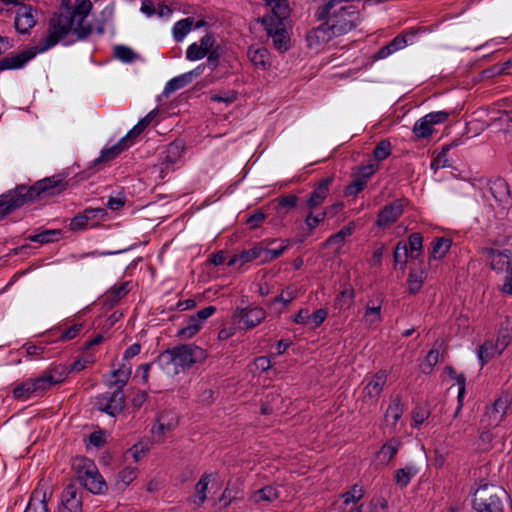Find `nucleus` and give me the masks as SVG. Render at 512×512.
<instances>
[{
	"label": "nucleus",
	"mask_w": 512,
	"mask_h": 512,
	"mask_svg": "<svg viewBox=\"0 0 512 512\" xmlns=\"http://www.w3.org/2000/svg\"><path fill=\"white\" fill-rule=\"evenodd\" d=\"M323 21L324 22L321 25L310 30L306 35L308 46L311 48H317L318 46L329 42L332 38L338 37L327 20Z\"/></svg>",
	"instance_id": "obj_17"
},
{
	"label": "nucleus",
	"mask_w": 512,
	"mask_h": 512,
	"mask_svg": "<svg viewBox=\"0 0 512 512\" xmlns=\"http://www.w3.org/2000/svg\"><path fill=\"white\" fill-rule=\"evenodd\" d=\"M366 185L367 183L364 182V180L355 177V179L345 187L344 195L347 197L356 196L366 187Z\"/></svg>",
	"instance_id": "obj_60"
},
{
	"label": "nucleus",
	"mask_w": 512,
	"mask_h": 512,
	"mask_svg": "<svg viewBox=\"0 0 512 512\" xmlns=\"http://www.w3.org/2000/svg\"><path fill=\"white\" fill-rule=\"evenodd\" d=\"M482 254L490 261V267L492 270L497 272H503L511 268L510 265V251L504 250L502 252L497 251L493 248H483Z\"/></svg>",
	"instance_id": "obj_20"
},
{
	"label": "nucleus",
	"mask_w": 512,
	"mask_h": 512,
	"mask_svg": "<svg viewBox=\"0 0 512 512\" xmlns=\"http://www.w3.org/2000/svg\"><path fill=\"white\" fill-rule=\"evenodd\" d=\"M68 374L69 369L66 365L57 364L45 370V372L40 377L43 380L47 390H49L53 386L62 383L67 378Z\"/></svg>",
	"instance_id": "obj_23"
},
{
	"label": "nucleus",
	"mask_w": 512,
	"mask_h": 512,
	"mask_svg": "<svg viewBox=\"0 0 512 512\" xmlns=\"http://www.w3.org/2000/svg\"><path fill=\"white\" fill-rule=\"evenodd\" d=\"M402 442L399 438H391L386 441L377 453V457L382 463L388 464L398 453Z\"/></svg>",
	"instance_id": "obj_29"
},
{
	"label": "nucleus",
	"mask_w": 512,
	"mask_h": 512,
	"mask_svg": "<svg viewBox=\"0 0 512 512\" xmlns=\"http://www.w3.org/2000/svg\"><path fill=\"white\" fill-rule=\"evenodd\" d=\"M298 289L295 286L286 287L279 296L275 297L270 305H274L276 303H282L284 306L289 305L294 299L297 298Z\"/></svg>",
	"instance_id": "obj_49"
},
{
	"label": "nucleus",
	"mask_w": 512,
	"mask_h": 512,
	"mask_svg": "<svg viewBox=\"0 0 512 512\" xmlns=\"http://www.w3.org/2000/svg\"><path fill=\"white\" fill-rule=\"evenodd\" d=\"M210 481L211 474L204 473L195 485L196 495L194 502L198 507L202 506L207 499V491Z\"/></svg>",
	"instance_id": "obj_34"
},
{
	"label": "nucleus",
	"mask_w": 512,
	"mask_h": 512,
	"mask_svg": "<svg viewBox=\"0 0 512 512\" xmlns=\"http://www.w3.org/2000/svg\"><path fill=\"white\" fill-rule=\"evenodd\" d=\"M37 10L29 5L21 4L15 15L14 26L20 34H27L37 23Z\"/></svg>",
	"instance_id": "obj_13"
},
{
	"label": "nucleus",
	"mask_w": 512,
	"mask_h": 512,
	"mask_svg": "<svg viewBox=\"0 0 512 512\" xmlns=\"http://www.w3.org/2000/svg\"><path fill=\"white\" fill-rule=\"evenodd\" d=\"M128 149L127 145L124 144V140H119L116 144L109 148H105L101 151L98 158L93 161V166H98L103 162H108L115 159L119 154Z\"/></svg>",
	"instance_id": "obj_30"
},
{
	"label": "nucleus",
	"mask_w": 512,
	"mask_h": 512,
	"mask_svg": "<svg viewBox=\"0 0 512 512\" xmlns=\"http://www.w3.org/2000/svg\"><path fill=\"white\" fill-rule=\"evenodd\" d=\"M364 496V490L362 486L355 484L351 490L342 494L343 502L345 505L359 501Z\"/></svg>",
	"instance_id": "obj_55"
},
{
	"label": "nucleus",
	"mask_w": 512,
	"mask_h": 512,
	"mask_svg": "<svg viewBox=\"0 0 512 512\" xmlns=\"http://www.w3.org/2000/svg\"><path fill=\"white\" fill-rule=\"evenodd\" d=\"M383 298L369 299L365 306L363 322L369 329H376L380 326L382 318Z\"/></svg>",
	"instance_id": "obj_18"
},
{
	"label": "nucleus",
	"mask_w": 512,
	"mask_h": 512,
	"mask_svg": "<svg viewBox=\"0 0 512 512\" xmlns=\"http://www.w3.org/2000/svg\"><path fill=\"white\" fill-rule=\"evenodd\" d=\"M488 190L492 197L499 203H506L510 197V190L503 178L491 179L487 183Z\"/></svg>",
	"instance_id": "obj_25"
},
{
	"label": "nucleus",
	"mask_w": 512,
	"mask_h": 512,
	"mask_svg": "<svg viewBox=\"0 0 512 512\" xmlns=\"http://www.w3.org/2000/svg\"><path fill=\"white\" fill-rule=\"evenodd\" d=\"M327 216V211L325 209L320 210H308L307 215L304 218V223L309 232H312L316 229L320 223H322Z\"/></svg>",
	"instance_id": "obj_37"
},
{
	"label": "nucleus",
	"mask_w": 512,
	"mask_h": 512,
	"mask_svg": "<svg viewBox=\"0 0 512 512\" xmlns=\"http://www.w3.org/2000/svg\"><path fill=\"white\" fill-rule=\"evenodd\" d=\"M114 55L117 59L124 63H131L136 58L134 51L131 48L123 45H117L114 48Z\"/></svg>",
	"instance_id": "obj_54"
},
{
	"label": "nucleus",
	"mask_w": 512,
	"mask_h": 512,
	"mask_svg": "<svg viewBox=\"0 0 512 512\" xmlns=\"http://www.w3.org/2000/svg\"><path fill=\"white\" fill-rule=\"evenodd\" d=\"M23 512H49L46 489L38 485L31 493L26 509Z\"/></svg>",
	"instance_id": "obj_22"
},
{
	"label": "nucleus",
	"mask_w": 512,
	"mask_h": 512,
	"mask_svg": "<svg viewBox=\"0 0 512 512\" xmlns=\"http://www.w3.org/2000/svg\"><path fill=\"white\" fill-rule=\"evenodd\" d=\"M60 234H61L60 230L47 229V230H43L39 233L29 235L27 239L31 242L47 244V243H51V242L58 240Z\"/></svg>",
	"instance_id": "obj_38"
},
{
	"label": "nucleus",
	"mask_w": 512,
	"mask_h": 512,
	"mask_svg": "<svg viewBox=\"0 0 512 512\" xmlns=\"http://www.w3.org/2000/svg\"><path fill=\"white\" fill-rule=\"evenodd\" d=\"M276 209L278 213L282 211L287 213L288 211L294 209L298 203V197L294 194H289L286 196H282L276 199Z\"/></svg>",
	"instance_id": "obj_48"
},
{
	"label": "nucleus",
	"mask_w": 512,
	"mask_h": 512,
	"mask_svg": "<svg viewBox=\"0 0 512 512\" xmlns=\"http://www.w3.org/2000/svg\"><path fill=\"white\" fill-rule=\"evenodd\" d=\"M318 20H327L336 35H344L353 30L359 19L357 8L351 0H330L316 12Z\"/></svg>",
	"instance_id": "obj_4"
},
{
	"label": "nucleus",
	"mask_w": 512,
	"mask_h": 512,
	"mask_svg": "<svg viewBox=\"0 0 512 512\" xmlns=\"http://www.w3.org/2000/svg\"><path fill=\"white\" fill-rule=\"evenodd\" d=\"M404 413V405L400 398L392 399L385 413V422L390 426L391 430L396 431L398 421Z\"/></svg>",
	"instance_id": "obj_26"
},
{
	"label": "nucleus",
	"mask_w": 512,
	"mask_h": 512,
	"mask_svg": "<svg viewBox=\"0 0 512 512\" xmlns=\"http://www.w3.org/2000/svg\"><path fill=\"white\" fill-rule=\"evenodd\" d=\"M379 165L370 163L359 167L356 177L368 183V180L378 171Z\"/></svg>",
	"instance_id": "obj_61"
},
{
	"label": "nucleus",
	"mask_w": 512,
	"mask_h": 512,
	"mask_svg": "<svg viewBox=\"0 0 512 512\" xmlns=\"http://www.w3.org/2000/svg\"><path fill=\"white\" fill-rule=\"evenodd\" d=\"M408 242H409V247L411 249V252L412 253L416 252L417 254L415 255V258H418L422 252V247H423V237H422L421 233L415 232V233L410 234V236L408 238ZM411 256L414 257L413 254Z\"/></svg>",
	"instance_id": "obj_59"
},
{
	"label": "nucleus",
	"mask_w": 512,
	"mask_h": 512,
	"mask_svg": "<svg viewBox=\"0 0 512 512\" xmlns=\"http://www.w3.org/2000/svg\"><path fill=\"white\" fill-rule=\"evenodd\" d=\"M392 152L391 142L387 139L381 140L373 150V156L377 161H384Z\"/></svg>",
	"instance_id": "obj_50"
},
{
	"label": "nucleus",
	"mask_w": 512,
	"mask_h": 512,
	"mask_svg": "<svg viewBox=\"0 0 512 512\" xmlns=\"http://www.w3.org/2000/svg\"><path fill=\"white\" fill-rule=\"evenodd\" d=\"M58 512H82V493L75 485H68L62 492Z\"/></svg>",
	"instance_id": "obj_15"
},
{
	"label": "nucleus",
	"mask_w": 512,
	"mask_h": 512,
	"mask_svg": "<svg viewBox=\"0 0 512 512\" xmlns=\"http://www.w3.org/2000/svg\"><path fill=\"white\" fill-rule=\"evenodd\" d=\"M440 353L438 350H430L426 355L423 363L421 364V370L424 374H430L433 368L439 361Z\"/></svg>",
	"instance_id": "obj_53"
},
{
	"label": "nucleus",
	"mask_w": 512,
	"mask_h": 512,
	"mask_svg": "<svg viewBox=\"0 0 512 512\" xmlns=\"http://www.w3.org/2000/svg\"><path fill=\"white\" fill-rule=\"evenodd\" d=\"M452 241L449 238H435L431 243L430 260L442 259L449 252Z\"/></svg>",
	"instance_id": "obj_32"
},
{
	"label": "nucleus",
	"mask_w": 512,
	"mask_h": 512,
	"mask_svg": "<svg viewBox=\"0 0 512 512\" xmlns=\"http://www.w3.org/2000/svg\"><path fill=\"white\" fill-rule=\"evenodd\" d=\"M192 25L193 19L189 17L177 21L172 28L174 39L177 42L182 41L185 38V36L191 31Z\"/></svg>",
	"instance_id": "obj_40"
},
{
	"label": "nucleus",
	"mask_w": 512,
	"mask_h": 512,
	"mask_svg": "<svg viewBox=\"0 0 512 512\" xmlns=\"http://www.w3.org/2000/svg\"><path fill=\"white\" fill-rule=\"evenodd\" d=\"M288 248V243L281 244L278 248H267L263 246V262H271L279 258Z\"/></svg>",
	"instance_id": "obj_56"
},
{
	"label": "nucleus",
	"mask_w": 512,
	"mask_h": 512,
	"mask_svg": "<svg viewBox=\"0 0 512 512\" xmlns=\"http://www.w3.org/2000/svg\"><path fill=\"white\" fill-rule=\"evenodd\" d=\"M237 99V92L234 90L223 91L219 93H212L210 100L217 103H233Z\"/></svg>",
	"instance_id": "obj_58"
},
{
	"label": "nucleus",
	"mask_w": 512,
	"mask_h": 512,
	"mask_svg": "<svg viewBox=\"0 0 512 512\" xmlns=\"http://www.w3.org/2000/svg\"><path fill=\"white\" fill-rule=\"evenodd\" d=\"M425 280V272L424 270L421 271H411L408 276L407 284H408V291L410 294H416L418 293Z\"/></svg>",
	"instance_id": "obj_43"
},
{
	"label": "nucleus",
	"mask_w": 512,
	"mask_h": 512,
	"mask_svg": "<svg viewBox=\"0 0 512 512\" xmlns=\"http://www.w3.org/2000/svg\"><path fill=\"white\" fill-rule=\"evenodd\" d=\"M446 372L448 373V375L454 379L456 381V384L458 385V400H459V406L455 412V416H457L459 410L461 409V406H462V398L464 396V393H465V384H466V378L463 374H457L456 371L451 367V366H447L445 368Z\"/></svg>",
	"instance_id": "obj_44"
},
{
	"label": "nucleus",
	"mask_w": 512,
	"mask_h": 512,
	"mask_svg": "<svg viewBox=\"0 0 512 512\" xmlns=\"http://www.w3.org/2000/svg\"><path fill=\"white\" fill-rule=\"evenodd\" d=\"M207 55L205 54L204 50H202L197 42L192 43L188 46L186 50V58L190 61H197L201 60Z\"/></svg>",
	"instance_id": "obj_63"
},
{
	"label": "nucleus",
	"mask_w": 512,
	"mask_h": 512,
	"mask_svg": "<svg viewBox=\"0 0 512 512\" xmlns=\"http://www.w3.org/2000/svg\"><path fill=\"white\" fill-rule=\"evenodd\" d=\"M184 150L185 146L181 141L169 143L159 156L162 169H174L175 165L180 161ZM161 171L163 172V170Z\"/></svg>",
	"instance_id": "obj_16"
},
{
	"label": "nucleus",
	"mask_w": 512,
	"mask_h": 512,
	"mask_svg": "<svg viewBox=\"0 0 512 512\" xmlns=\"http://www.w3.org/2000/svg\"><path fill=\"white\" fill-rule=\"evenodd\" d=\"M258 260L260 264L263 262V246L262 244L255 245L248 250L242 251L240 254L234 255L228 261V266L232 267L237 264L244 265L245 263Z\"/></svg>",
	"instance_id": "obj_24"
},
{
	"label": "nucleus",
	"mask_w": 512,
	"mask_h": 512,
	"mask_svg": "<svg viewBox=\"0 0 512 512\" xmlns=\"http://www.w3.org/2000/svg\"><path fill=\"white\" fill-rule=\"evenodd\" d=\"M92 7L90 0H75L73 7L54 13L48 21L45 36L32 47L1 58L0 72L23 68L36 55L50 50L61 41L68 45L86 40L93 32L92 24L86 22Z\"/></svg>",
	"instance_id": "obj_1"
},
{
	"label": "nucleus",
	"mask_w": 512,
	"mask_h": 512,
	"mask_svg": "<svg viewBox=\"0 0 512 512\" xmlns=\"http://www.w3.org/2000/svg\"><path fill=\"white\" fill-rule=\"evenodd\" d=\"M502 351L491 341L484 342L478 349V358L481 366L487 364L494 356L500 355Z\"/></svg>",
	"instance_id": "obj_33"
},
{
	"label": "nucleus",
	"mask_w": 512,
	"mask_h": 512,
	"mask_svg": "<svg viewBox=\"0 0 512 512\" xmlns=\"http://www.w3.org/2000/svg\"><path fill=\"white\" fill-rule=\"evenodd\" d=\"M207 352L195 344H180L160 353L155 360L159 368L170 376L178 375L193 365L202 363Z\"/></svg>",
	"instance_id": "obj_3"
},
{
	"label": "nucleus",
	"mask_w": 512,
	"mask_h": 512,
	"mask_svg": "<svg viewBox=\"0 0 512 512\" xmlns=\"http://www.w3.org/2000/svg\"><path fill=\"white\" fill-rule=\"evenodd\" d=\"M511 398L508 394H502L495 401L486 407L481 422L490 428H495L503 421L509 407Z\"/></svg>",
	"instance_id": "obj_8"
},
{
	"label": "nucleus",
	"mask_w": 512,
	"mask_h": 512,
	"mask_svg": "<svg viewBox=\"0 0 512 512\" xmlns=\"http://www.w3.org/2000/svg\"><path fill=\"white\" fill-rule=\"evenodd\" d=\"M354 230V224L350 223L346 226H343L337 233L331 235L327 239L328 245L337 244L338 246H342L346 237L351 236Z\"/></svg>",
	"instance_id": "obj_47"
},
{
	"label": "nucleus",
	"mask_w": 512,
	"mask_h": 512,
	"mask_svg": "<svg viewBox=\"0 0 512 512\" xmlns=\"http://www.w3.org/2000/svg\"><path fill=\"white\" fill-rule=\"evenodd\" d=\"M355 297V293L353 288H345L343 289L339 296L337 297V302L339 303L340 307L343 308L344 306L349 307Z\"/></svg>",
	"instance_id": "obj_64"
},
{
	"label": "nucleus",
	"mask_w": 512,
	"mask_h": 512,
	"mask_svg": "<svg viewBox=\"0 0 512 512\" xmlns=\"http://www.w3.org/2000/svg\"><path fill=\"white\" fill-rule=\"evenodd\" d=\"M130 376L131 366L123 363L117 370L112 372L113 380L110 385L122 389L128 383Z\"/></svg>",
	"instance_id": "obj_35"
},
{
	"label": "nucleus",
	"mask_w": 512,
	"mask_h": 512,
	"mask_svg": "<svg viewBox=\"0 0 512 512\" xmlns=\"http://www.w3.org/2000/svg\"><path fill=\"white\" fill-rule=\"evenodd\" d=\"M73 467L77 479L91 493L101 494L107 490V485L94 461L87 457L75 459Z\"/></svg>",
	"instance_id": "obj_6"
},
{
	"label": "nucleus",
	"mask_w": 512,
	"mask_h": 512,
	"mask_svg": "<svg viewBox=\"0 0 512 512\" xmlns=\"http://www.w3.org/2000/svg\"><path fill=\"white\" fill-rule=\"evenodd\" d=\"M107 216L104 208H86L82 213L75 215L69 224L72 231H82L97 226Z\"/></svg>",
	"instance_id": "obj_10"
},
{
	"label": "nucleus",
	"mask_w": 512,
	"mask_h": 512,
	"mask_svg": "<svg viewBox=\"0 0 512 512\" xmlns=\"http://www.w3.org/2000/svg\"><path fill=\"white\" fill-rule=\"evenodd\" d=\"M334 182L333 176H327L317 182L310 195L304 203V207L307 210H320L321 205L330 193V187Z\"/></svg>",
	"instance_id": "obj_11"
},
{
	"label": "nucleus",
	"mask_w": 512,
	"mask_h": 512,
	"mask_svg": "<svg viewBox=\"0 0 512 512\" xmlns=\"http://www.w3.org/2000/svg\"><path fill=\"white\" fill-rule=\"evenodd\" d=\"M430 411L424 406H416L412 412V419L415 427H419L428 419Z\"/></svg>",
	"instance_id": "obj_62"
},
{
	"label": "nucleus",
	"mask_w": 512,
	"mask_h": 512,
	"mask_svg": "<svg viewBox=\"0 0 512 512\" xmlns=\"http://www.w3.org/2000/svg\"><path fill=\"white\" fill-rule=\"evenodd\" d=\"M202 327L192 317L189 318L185 327L178 330L177 336L182 339H190L195 336Z\"/></svg>",
	"instance_id": "obj_51"
},
{
	"label": "nucleus",
	"mask_w": 512,
	"mask_h": 512,
	"mask_svg": "<svg viewBox=\"0 0 512 512\" xmlns=\"http://www.w3.org/2000/svg\"><path fill=\"white\" fill-rule=\"evenodd\" d=\"M190 84L189 79H187V75L181 74L169 80L162 92L163 96L169 97L173 92L180 90Z\"/></svg>",
	"instance_id": "obj_42"
},
{
	"label": "nucleus",
	"mask_w": 512,
	"mask_h": 512,
	"mask_svg": "<svg viewBox=\"0 0 512 512\" xmlns=\"http://www.w3.org/2000/svg\"><path fill=\"white\" fill-rule=\"evenodd\" d=\"M455 145L456 144L443 146L442 150L432 159L430 168L432 170H434V172H437L440 169L451 166V164L449 163V159H448V152H449L451 146H455Z\"/></svg>",
	"instance_id": "obj_41"
},
{
	"label": "nucleus",
	"mask_w": 512,
	"mask_h": 512,
	"mask_svg": "<svg viewBox=\"0 0 512 512\" xmlns=\"http://www.w3.org/2000/svg\"><path fill=\"white\" fill-rule=\"evenodd\" d=\"M94 406L111 417L117 416L125 407L123 390L116 388L113 391H106L97 395L94 399Z\"/></svg>",
	"instance_id": "obj_7"
},
{
	"label": "nucleus",
	"mask_w": 512,
	"mask_h": 512,
	"mask_svg": "<svg viewBox=\"0 0 512 512\" xmlns=\"http://www.w3.org/2000/svg\"><path fill=\"white\" fill-rule=\"evenodd\" d=\"M512 339V322L509 319H506L499 329L496 345L500 351H504V349L508 346Z\"/></svg>",
	"instance_id": "obj_36"
},
{
	"label": "nucleus",
	"mask_w": 512,
	"mask_h": 512,
	"mask_svg": "<svg viewBox=\"0 0 512 512\" xmlns=\"http://www.w3.org/2000/svg\"><path fill=\"white\" fill-rule=\"evenodd\" d=\"M266 317V312L261 307L237 308L233 319L243 324L244 329H251L259 325Z\"/></svg>",
	"instance_id": "obj_14"
},
{
	"label": "nucleus",
	"mask_w": 512,
	"mask_h": 512,
	"mask_svg": "<svg viewBox=\"0 0 512 512\" xmlns=\"http://www.w3.org/2000/svg\"><path fill=\"white\" fill-rule=\"evenodd\" d=\"M446 372L448 373V375L454 379L456 381V384L458 385V400H459V406L455 412V416H457L459 410L461 409V406H462V398L464 396V393H465V384H466V378L463 374H457L456 371L451 367V366H447L445 368Z\"/></svg>",
	"instance_id": "obj_45"
},
{
	"label": "nucleus",
	"mask_w": 512,
	"mask_h": 512,
	"mask_svg": "<svg viewBox=\"0 0 512 512\" xmlns=\"http://www.w3.org/2000/svg\"><path fill=\"white\" fill-rule=\"evenodd\" d=\"M48 391L41 377L29 378L14 386L13 398L18 401H27L41 397Z\"/></svg>",
	"instance_id": "obj_9"
},
{
	"label": "nucleus",
	"mask_w": 512,
	"mask_h": 512,
	"mask_svg": "<svg viewBox=\"0 0 512 512\" xmlns=\"http://www.w3.org/2000/svg\"><path fill=\"white\" fill-rule=\"evenodd\" d=\"M247 57L257 70L266 71L271 67V54L265 47L259 45L249 46Z\"/></svg>",
	"instance_id": "obj_21"
},
{
	"label": "nucleus",
	"mask_w": 512,
	"mask_h": 512,
	"mask_svg": "<svg viewBox=\"0 0 512 512\" xmlns=\"http://www.w3.org/2000/svg\"><path fill=\"white\" fill-rule=\"evenodd\" d=\"M387 378L388 374L386 371L380 370L376 372L369 380H367V383L363 388L364 396L371 401H377L387 383Z\"/></svg>",
	"instance_id": "obj_19"
},
{
	"label": "nucleus",
	"mask_w": 512,
	"mask_h": 512,
	"mask_svg": "<svg viewBox=\"0 0 512 512\" xmlns=\"http://www.w3.org/2000/svg\"><path fill=\"white\" fill-rule=\"evenodd\" d=\"M412 132L416 138L426 139L434 133V128L431 126L426 117L423 116L415 122Z\"/></svg>",
	"instance_id": "obj_39"
},
{
	"label": "nucleus",
	"mask_w": 512,
	"mask_h": 512,
	"mask_svg": "<svg viewBox=\"0 0 512 512\" xmlns=\"http://www.w3.org/2000/svg\"><path fill=\"white\" fill-rule=\"evenodd\" d=\"M131 290V283L126 281L119 285L112 286L108 294L112 296L114 301L121 300L124 296H126Z\"/></svg>",
	"instance_id": "obj_57"
},
{
	"label": "nucleus",
	"mask_w": 512,
	"mask_h": 512,
	"mask_svg": "<svg viewBox=\"0 0 512 512\" xmlns=\"http://www.w3.org/2000/svg\"><path fill=\"white\" fill-rule=\"evenodd\" d=\"M408 258V248L405 242H398L394 249L395 265H400L401 269L406 266Z\"/></svg>",
	"instance_id": "obj_52"
},
{
	"label": "nucleus",
	"mask_w": 512,
	"mask_h": 512,
	"mask_svg": "<svg viewBox=\"0 0 512 512\" xmlns=\"http://www.w3.org/2000/svg\"><path fill=\"white\" fill-rule=\"evenodd\" d=\"M419 471V468L414 463H407L405 467L395 471V484L401 489L406 488Z\"/></svg>",
	"instance_id": "obj_27"
},
{
	"label": "nucleus",
	"mask_w": 512,
	"mask_h": 512,
	"mask_svg": "<svg viewBox=\"0 0 512 512\" xmlns=\"http://www.w3.org/2000/svg\"><path fill=\"white\" fill-rule=\"evenodd\" d=\"M404 206V199H396L386 204L377 215L376 226L378 228H386L394 224L403 214Z\"/></svg>",
	"instance_id": "obj_12"
},
{
	"label": "nucleus",
	"mask_w": 512,
	"mask_h": 512,
	"mask_svg": "<svg viewBox=\"0 0 512 512\" xmlns=\"http://www.w3.org/2000/svg\"><path fill=\"white\" fill-rule=\"evenodd\" d=\"M68 187L63 175H53L32 186L17 185L0 195V220L26 204L61 194Z\"/></svg>",
	"instance_id": "obj_2"
},
{
	"label": "nucleus",
	"mask_w": 512,
	"mask_h": 512,
	"mask_svg": "<svg viewBox=\"0 0 512 512\" xmlns=\"http://www.w3.org/2000/svg\"><path fill=\"white\" fill-rule=\"evenodd\" d=\"M506 496L503 488L484 483L474 493L473 507L477 512H504Z\"/></svg>",
	"instance_id": "obj_5"
},
{
	"label": "nucleus",
	"mask_w": 512,
	"mask_h": 512,
	"mask_svg": "<svg viewBox=\"0 0 512 512\" xmlns=\"http://www.w3.org/2000/svg\"><path fill=\"white\" fill-rule=\"evenodd\" d=\"M178 425V416L173 412H164L159 415L157 425L152 428V432L164 435L167 431L174 429Z\"/></svg>",
	"instance_id": "obj_28"
},
{
	"label": "nucleus",
	"mask_w": 512,
	"mask_h": 512,
	"mask_svg": "<svg viewBox=\"0 0 512 512\" xmlns=\"http://www.w3.org/2000/svg\"><path fill=\"white\" fill-rule=\"evenodd\" d=\"M279 498V491L273 486H265L261 489L254 491L249 500L254 504H259L261 502H273Z\"/></svg>",
	"instance_id": "obj_31"
},
{
	"label": "nucleus",
	"mask_w": 512,
	"mask_h": 512,
	"mask_svg": "<svg viewBox=\"0 0 512 512\" xmlns=\"http://www.w3.org/2000/svg\"><path fill=\"white\" fill-rule=\"evenodd\" d=\"M151 449V443L147 439H142L134 444L128 451L129 454L136 462L140 461Z\"/></svg>",
	"instance_id": "obj_46"
}]
</instances>
